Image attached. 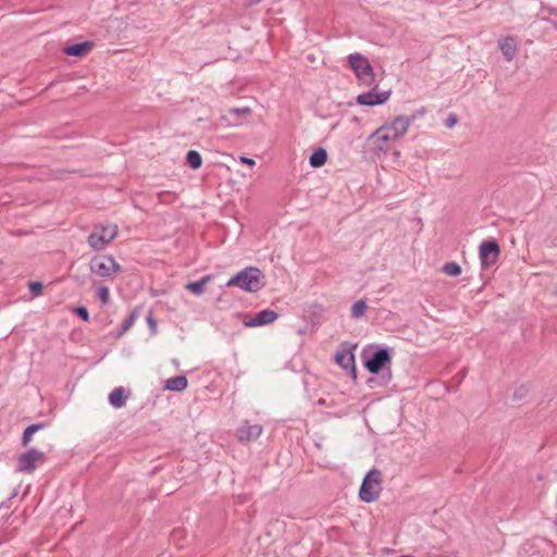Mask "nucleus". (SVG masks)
Returning a JSON list of instances; mask_svg holds the SVG:
<instances>
[{
    "instance_id": "nucleus-26",
    "label": "nucleus",
    "mask_w": 557,
    "mask_h": 557,
    "mask_svg": "<svg viewBox=\"0 0 557 557\" xmlns=\"http://www.w3.org/2000/svg\"><path fill=\"white\" fill-rule=\"evenodd\" d=\"M96 295L104 305H107L110 301V290L107 286H100L97 289Z\"/></svg>"
},
{
    "instance_id": "nucleus-30",
    "label": "nucleus",
    "mask_w": 557,
    "mask_h": 557,
    "mask_svg": "<svg viewBox=\"0 0 557 557\" xmlns=\"http://www.w3.org/2000/svg\"><path fill=\"white\" fill-rule=\"evenodd\" d=\"M45 428V423H33L30 425H28L25 430H27L30 434H35L36 432H38L39 430L44 429Z\"/></svg>"
},
{
    "instance_id": "nucleus-6",
    "label": "nucleus",
    "mask_w": 557,
    "mask_h": 557,
    "mask_svg": "<svg viewBox=\"0 0 557 557\" xmlns=\"http://www.w3.org/2000/svg\"><path fill=\"white\" fill-rule=\"evenodd\" d=\"M46 460L47 456L45 453L37 448H30L18 457L16 470L18 472L33 473L37 468V463L42 465Z\"/></svg>"
},
{
    "instance_id": "nucleus-18",
    "label": "nucleus",
    "mask_w": 557,
    "mask_h": 557,
    "mask_svg": "<svg viewBox=\"0 0 557 557\" xmlns=\"http://www.w3.org/2000/svg\"><path fill=\"white\" fill-rule=\"evenodd\" d=\"M499 49L507 61H511L516 53L517 47L513 38H505L498 41Z\"/></svg>"
},
{
    "instance_id": "nucleus-22",
    "label": "nucleus",
    "mask_w": 557,
    "mask_h": 557,
    "mask_svg": "<svg viewBox=\"0 0 557 557\" xmlns=\"http://www.w3.org/2000/svg\"><path fill=\"white\" fill-rule=\"evenodd\" d=\"M186 162L193 170H198L202 165V157L197 150H188L186 153Z\"/></svg>"
},
{
    "instance_id": "nucleus-3",
    "label": "nucleus",
    "mask_w": 557,
    "mask_h": 557,
    "mask_svg": "<svg viewBox=\"0 0 557 557\" xmlns=\"http://www.w3.org/2000/svg\"><path fill=\"white\" fill-rule=\"evenodd\" d=\"M382 491V473L377 469H371L363 478L360 488L359 498L364 503L375 502Z\"/></svg>"
},
{
    "instance_id": "nucleus-7",
    "label": "nucleus",
    "mask_w": 557,
    "mask_h": 557,
    "mask_svg": "<svg viewBox=\"0 0 557 557\" xmlns=\"http://www.w3.org/2000/svg\"><path fill=\"white\" fill-rule=\"evenodd\" d=\"M356 347V345L344 343L342 348L338 349L335 354L336 363L344 370L348 371L352 380L357 379V368L354 355Z\"/></svg>"
},
{
    "instance_id": "nucleus-23",
    "label": "nucleus",
    "mask_w": 557,
    "mask_h": 557,
    "mask_svg": "<svg viewBox=\"0 0 557 557\" xmlns=\"http://www.w3.org/2000/svg\"><path fill=\"white\" fill-rule=\"evenodd\" d=\"M372 137H375L377 140H381L383 143H386L391 139H395L393 133L391 132V128H388L386 125L376 129V132L372 134Z\"/></svg>"
},
{
    "instance_id": "nucleus-15",
    "label": "nucleus",
    "mask_w": 557,
    "mask_h": 557,
    "mask_svg": "<svg viewBox=\"0 0 557 557\" xmlns=\"http://www.w3.org/2000/svg\"><path fill=\"white\" fill-rule=\"evenodd\" d=\"M143 307L136 306L127 318L124 319V321L121 324V327L116 331L115 337L121 338L136 322V320L139 318L141 313Z\"/></svg>"
},
{
    "instance_id": "nucleus-19",
    "label": "nucleus",
    "mask_w": 557,
    "mask_h": 557,
    "mask_svg": "<svg viewBox=\"0 0 557 557\" xmlns=\"http://www.w3.org/2000/svg\"><path fill=\"white\" fill-rule=\"evenodd\" d=\"M380 376H371L367 380V386L369 388L384 387L392 381V371L387 369L386 372L380 373Z\"/></svg>"
},
{
    "instance_id": "nucleus-29",
    "label": "nucleus",
    "mask_w": 557,
    "mask_h": 557,
    "mask_svg": "<svg viewBox=\"0 0 557 557\" xmlns=\"http://www.w3.org/2000/svg\"><path fill=\"white\" fill-rule=\"evenodd\" d=\"M146 321H147L148 327L150 330V333L152 335L157 334L158 325H157V321L154 320L151 311L146 317Z\"/></svg>"
},
{
    "instance_id": "nucleus-34",
    "label": "nucleus",
    "mask_w": 557,
    "mask_h": 557,
    "mask_svg": "<svg viewBox=\"0 0 557 557\" xmlns=\"http://www.w3.org/2000/svg\"><path fill=\"white\" fill-rule=\"evenodd\" d=\"M239 161H240V163L247 164L249 166H253L256 164L253 159H251L249 157H245V156L239 157Z\"/></svg>"
},
{
    "instance_id": "nucleus-25",
    "label": "nucleus",
    "mask_w": 557,
    "mask_h": 557,
    "mask_svg": "<svg viewBox=\"0 0 557 557\" xmlns=\"http://www.w3.org/2000/svg\"><path fill=\"white\" fill-rule=\"evenodd\" d=\"M367 310V302L364 299H359L351 307V317L355 319L361 318Z\"/></svg>"
},
{
    "instance_id": "nucleus-21",
    "label": "nucleus",
    "mask_w": 557,
    "mask_h": 557,
    "mask_svg": "<svg viewBox=\"0 0 557 557\" xmlns=\"http://www.w3.org/2000/svg\"><path fill=\"white\" fill-rule=\"evenodd\" d=\"M210 280H211V275H206L198 281L189 282L186 285V289L189 290L194 295H200L203 292L206 284Z\"/></svg>"
},
{
    "instance_id": "nucleus-31",
    "label": "nucleus",
    "mask_w": 557,
    "mask_h": 557,
    "mask_svg": "<svg viewBox=\"0 0 557 557\" xmlns=\"http://www.w3.org/2000/svg\"><path fill=\"white\" fill-rule=\"evenodd\" d=\"M33 434H30L27 430H24L22 435V445L24 447L28 446L32 441Z\"/></svg>"
},
{
    "instance_id": "nucleus-32",
    "label": "nucleus",
    "mask_w": 557,
    "mask_h": 557,
    "mask_svg": "<svg viewBox=\"0 0 557 557\" xmlns=\"http://www.w3.org/2000/svg\"><path fill=\"white\" fill-rule=\"evenodd\" d=\"M458 119L456 114H449L448 117L445 120V126L448 128H451L454 125H456Z\"/></svg>"
},
{
    "instance_id": "nucleus-13",
    "label": "nucleus",
    "mask_w": 557,
    "mask_h": 557,
    "mask_svg": "<svg viewBox=\"0 0 557 557\" xmlns=\"http://www.w3.org/2000/svg\"><path fill=\"white\" fill-rule=\"evenodd\" d=\"M262 433V426L260 424H250L248 420H245L244 424L237 430V438L239 442H251L256 441Z\"/></svg>"
},
{
    "instance_id": "nucleus-27",
    "label": "nucleus",
    "mask_w": 557,
    "mask_h": 557,
    "mask_svg": "<svg viewBox=\"0 0 557 557\" xmlns=\"http://www.w3.org/2000/svg\"><path fill=\"white\" fill-rule=\"evenodd\" d=\"M73 312L84 322H88L90 319L89 311L85 306L75 307Z\"/></svg>"
},
{
    "instance_id": "nucleus-4",
    "label": "nucleus",
    "mask_w": 557,
    "mask_h": 557,
    "mask_svg": "<svg viewBox=\"0 0 557 557\" xmlns=\"http://www.w3.org/2000/svg\"><path fill=\"white\" fill-rule=\"evenodd\" d=\"M348 63L362 84L371 86L374 83L373 67L364 55L351 53L348 55Z\"/></svg>"
},
{
    "instance_id": "nucleus-33",
    "label": "nucleus",
    "mask_w": 557,
    "mask_h": 557,
    "mask_svg": "<svg viewBox=\"0 0 557 557\" xmlns=\"http://www.w3.org/2000/svg\"><path fill=\"white\" fill-rule=\"evenodd\" d=\"M232 113L236 114V115H248L250 114V109L249 108H242V109H238V108H233L231 110Z\"/></svg>"
},
{
    "instance_id": "nucleus-11",
    "label": "nucleus",
    "mask_w": 557,
    "mask_h": 557,
    "mask_svg": "<svg viewBox=\"0 0 557 557\" xmlns=\"http://www.w3.org/2000/svg\"><path fill=\"white\" fill-rule=\"evenodd\" d=\"M278 318V313L272 309H263L255 313L253 317L244 320V325L247 327H258L268 325Z\"/></svg>"
},
{
    "instance_id": "nucleus-5",
    "label": "nucleus",
    "mask_w": 557,
    "mask_h": 557,
    "mask_svg": "<svg viewBox=\"0 0 557 557\" xmlns=\"http://www.w3.org/2000/svg\"><path fill=\"white\" fill-rule=\"evenodd\" d=\"M89 269L98 276L108 277L112 273L120 272L121 265L111 255H98L91 258Z\"/></svg>"
},
{
    "instance_id": "nucleus-14",
    "label": "nucleus",
    "mask_w": 557,
    "mask_h": 557,
    "mask_svg": "<svg viewBox=\"0 0 557 557\" xmlns=\"http://www.w3.org/2000/svg\"><path fill=\"white\" fill-rule=\"evenodd\" d=\"M95 44L90 40H85L63 48V52L70 57L83 58L87 55L94 48Z\"/></svg>"
},
{
    "instance_id": "nucleus-17",
    "label": "nucleus",
    "mask_w": 557,
    "mask_h": 557,
    "mask_svg": "<svg viewBox=\"0 0 557 557\" xmlns=\"http://www.w3.org/2000/svg\"><path fill=\"white\" fill-rule=\"evenodd\" d=\"M188 385L187 377L185 375H177L170 377L165 381L164 389L173 392H183Z\"/></svg>"
},
{
    "instance_id": "nucleus-37",
    "label": "nucleus",
    "mask_w": 557,
    "mask_h": 557,
    "mask_svg": "<svg viewBox=\"0 0 557 557\" xmlns=\"http://www.w3.org/2000/svg\"><path fill=\"white\" fill-rule=\"evenodd\" d=\"M513 398H515V399L520 398V393H517V392H516V393H515V395H513Z\"/></svg>"
},
{
    "instance_id": "nucleus-2",
    "label": "nucleus",
    "mask_w": 557,
    "mask_h": 557,
    "mask_svg": "<svg viewBox=\"0 0 557 557\" xmlns=\"http://www.w3.org/2000/svg\"><path fill=\"white\" fill-rule=\"evenodd\" d=\"M264 275L259 268L248 267L232 276L226 286H236L248 293H257L264 287Z\"/></svg>"
},
{
    "instance_id": "nucleus-12",
    "label": "nucleus",
    "mask_w": 557,
    "mask_h": 557,
    "mask_svg": "<svg viewBox=\"0 0 557 557\" xmlns=\"http://www.w3.org/2000/svg\"><path fill=\"white\" fill-rule=\"evenodd\" d=\"M416 121L414 115H398L394 117L392 123L389 125H386L388 128H391V132L393 133L394 138H399L404 136L411 123Z\"/></svg>"
},
{
    "instance_id": "nucleus-28",
    "label": "nucleus",
    "mask_w": 557,
    "mask_h": 557,
    "mask_svg": "<svg viewBox=\"0 0 557 557\" xmlns=\"http://www.w3.org/2000/svg\"><path fill=\"white\" fill-rule=\"evenodd\" d=\"M29 292L34 295H39L42 292L44 285L39 281H32L28 284Z\"/></svg>"
},
{
    "instance_id": "nucleus-36",
    "label": "nucleus",
    "mask_w": 557,
    "mask_h": 557,
    "mask_svg": "<svg viewBox=\"0 0 557 557\" xmlns=\"http://www.w3.org/2000/svg\"><path fill=\"white\" fill-rule=\"evenodd\" d=\"M513 398H515V399L520 398V393H517V392H516V393H515V395H513Z\"/></svg>"
},
{
    "instance_id": "nucleus-24",
    "label": "nucleus",
    "mask_w": 557,
    "mask_h": 557,
    "mask_svg": "<svg viewBox=\"0 0 557 557\" xmlns=\"http://www.w3.org/2000/svg\"><path fill=\"white\" fill-rule=\"evenodd\" d=\"M442 270L448 276L456 277L461 274V267L455 261L446 262Z\"/></svg>"
},
{
    "instance_id": "nucleus-20",
    "label": "nucleus",
    "mask_w": 557,
    "mask_h": 557,
    "mask_svg": "<svg viewBox=\"0 0 557 557\" xmlns=\"http://www.w3.org/2000/svg\"><path fill=\"white\" fill-rule=\"evenodd\" d=\"M327 160V152L324 148L319 147L313 150L311 156L309 157V164L312 168H321L325 164Z\"/></svg>"
},
{
    "instance_id": "nucleus-1",
    "label": "nucleus",
    "mask_w": 557,
    "mask_h": 557,
    "mask_svg": "<svg viewBox=\"0 0 557 557\" xmlns=\"http://www.w3.org/2000/svg\"><path fill=\"white\" fill-rule=\"evenodd\" d=\"M392 352V348L386 346L368 345L361 352L363 367L373 375L384 373L391 369Z\"/></svg>"
},
{
    "instance_id": "nucleus-9",
    "label": "nucleus",
    "mask_w": 557,
    "mask_h": 557,
    "mask_svg": "<svg viewBox=\"0 0 557 557\" xmlns=\"http://www.w3.org/2000/svg\"><path fill=\"white\" fill-rule=\"evenodd\" d=\"M117 234V226H102L100 232L88 235L87 243L94 250H102Z\"/></svg>"
},
{
    "instance_id": "nucleus-16",
    "label": "nucleus",
    "mask_w": 557,
    "mask_h": 557,
    "mask_svg": "<svg viewBox=\"0 0 557 557\" xmlns=\"http://www.w3.org/2000/svg\"><path fill=\"white\" fill-rule=\"evenodd\" d=\"M127 398L125 388L119 386L109 394L108 401L113 408L119 409L125 406Z\"/></svg>"
},
{
    "instance_id": "nucleus-10",
    "label": "nucleus",
    "mask_w": 557,
    "mask_h": 557,
    "mask_svg": "<svg viewBox=\"0 0 557 557\" xmlns=\"http://www.w3.org/2000/svg\"><path fill=\"white\" fill-rule=\"evenodd\" d=\"M391 97V90L377 91V85L363 94L357 96V103L360 106H379L385 103Z\"/></svg>"
},
{
    "instance_id": "nucleus-8",
    "label": "nucleus",
    "mask_w": 557,
    "mask_h": 557,
    "mask_svg": "<svg viewBox=\"0 0 557 557\" xmlns=\"http://www.w3.org/2000/svg\"><path fill=\"white\" fill-rule=\"evenodd\" d=\"M481 267L487 269L494 265L499 258L500 248L495 239L483 240L479 248Z\"/></svg>"
},
{
    "instance_id": "nucleus-35",
    "label": "nucleus",
    "mask_w": 557,
    "mask_h": 557,
    "mask_svg": "<svg viewBox=\"0 0 557 557\" xmlns=\"http://www.w3.org/2000/svg\"><path fill=\"white\" fill-rule=\"evenodd\" d=\"M426 113V110L424 107H421L420 109H418L416 112H413L411 115H414L416 116V120L423 116L424 114Z\"/></svg>"
}]
</instances>
